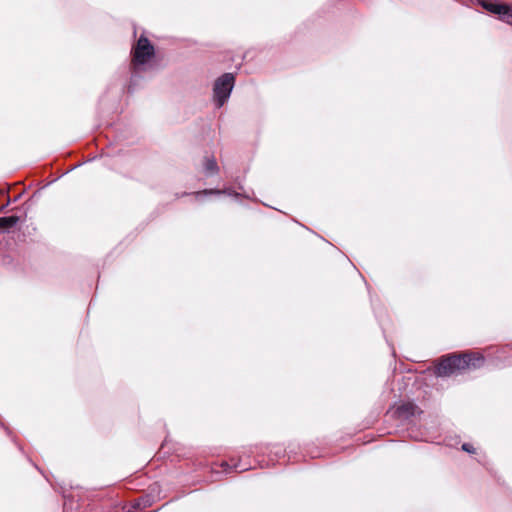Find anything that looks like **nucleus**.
<instances>
[{
  "label": "nucleus",
  "instance_id": "obj_10",
  "mask_svg": "<svg viewBox=\"0 0 512 512\" xmlns=\"http://www.w3.org/2000/svg\"><path fill=\"white\" fill-rule=\"evenodd\" d=\"M462 450L468 453H474L475 449L474 447L469 443L462 444Z\"/></svg>",
  "mask_w": 512,
  "mask_h": 512
},
{
  "label": "nucleus",
  "instance_id": "obj_5",
  "mask_svg": "<svg viewBox=\"0 0 512 512\" xmlns=\"http://www.w3.org/2000/svg\"><path fill=\"white\" fill-rule=\"evenodd\" d=\"M417 410V406L411 402H406L401 405H399L396 410L394 411V414L399 418L403 420H407L415 415Z\"/></svg>",
  "mask_w": 512,
  "mask_h": 512
},
{
  "label": "nucleus",
  "instance_id": "obj_2",
  "mask_svg": "<svg viewBox=\"0 0 512 512\" xmlns=\"http://www.w3.org/2000/svg\"><path fill=\"white\" fill-rule=\"evenodd\" d=\"M484 361V357L479 353L449 354L440 359L435 373L438 377H448L465 369L480 368Z\"/></svg>",
  "mask_w": 512,
  "mask_h": 512
},
{
  "label": "nucleus",
  "instance_id": "obj_8",
  "mask_svg": "<svg viewBox=\"0 0 512 512\" xmlns=\"http://www.w3.org/2000/svg\"><path fill=\"white\" fill-rule=\"evenodd\" d=\"M212 194H217V195H220V194H228V195H233L235 197H238L239 194L238 193H232V191L230 189H224V190H219V189H205L203 191H200V192H196L195 193V197L196 198H199L201 196H204V195H212Z\"/></svg>",
  "mask_w": 512,
  "mask_h": 512
},
{
  "label": "nucleus",
  "instance_id": "obj_7",
  "mask_svg": "<svg viewBox=\"0 0 512 512\" xmlns=\"http://www.w3.org/2000/svg\"><path fill=\"white\" fill-rule=\"evenodd\" d=\"M19 220L20 218L16 215L0 217V229L9 230L15 227L18 224Z\"/></svg>",
  "mask_w": 512,
  "mask_h": 512
},
{
  "label": "nucleus",
  "instance_id": "obj_6",
  "mask_svg": "<svg viewBox=\"0 0 512 512\" xmlns=\"http://www.w3.org/2000/svg\"><path fill=\"white\" fill-rule=\"evenodd\" d=\"M220 467L223 469V472L226 474L231 473L232 471L243 472L250 468L247 465H242L240 460H237L233 457L230 458L229 461H222L220 464Z\"/></svg>",
  "mask_w": 512,
  "mask_h": 512
},
{
  "label": "nucleus",
  "instance_id": "obj_3",
  "mask_svg": "<svg viewBox=\"0 0 512 512\" xmlns=\"http://www.w3.org/2000/svg\"><path fill=\"white\" fill-rule=\"evenodd\" d=\"M235 85L233 73H224L213 84V101L217 108H221L230 98Z\"/></svg>",
  "mask_w": 512,
  "mask_h": 512
},
{
  "label": "nucleus",
  "instance_id": "obj_4",
  "mask_svg": "<svg viewBox=\"0 0 512 512\" xmlns=\"http://www.w3.org/2000/svg\"><path fill=\"white\" fill-rule=\"evenodd\" d=\"M479 4L490 13L498 15L500 20L512 25V7L497 0H479Z\"/></svg>",
  "mask_w": 512,
  "mask_h": 512
},
{
  "label": "nucleus",
  "instance_id": "obj_1",
  "mask_svg": "<svg viewBox=\"0 0 512 512\" xmlns=\"http://www.w3.org/2000/svg\"><path fill=\"white\" fill-rule=\"evenodd\" d=\"M154 46L145 36H140L132 49V60L130 64L131 78L128 85V92H133L138 82L143 78L150 68L149 61L154 57Z\"/></svg>",
  "mask_w": 512,
  "mask_h": 512
},
{
  "label": "nucleus",
  "instance_id": "obj_9",
  "mask_svg": "<svg viewBox=\"0 0 512 512\" xmlns=\"http://www.w3.org/2000/svg\"><path fill=\"white\" fill-rule=\"evenodd\" d=\"M205 172L208 174H216L219 171L218 164L214 157L206 158L204 163Z\"/></svg>",
  "mask_w": 512,
  "mask_h": 512
}]
</instances>
